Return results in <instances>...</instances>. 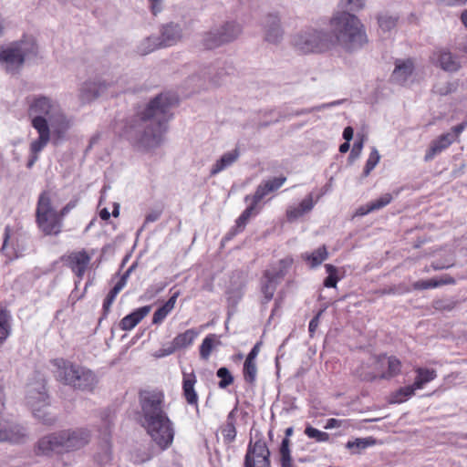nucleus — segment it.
Listing matches in <instances>:
<instances>
[{"mask_svg": "<svg viewBox=\"0 0 467 467\" xmlns=\"http://www.w3.org/2000/svg\"><path fill=\"white\" fill-rule=\"evenodd\" d=\"M176 102V98L170 94L156 96L127 123L123 135L144 148L159 146L171 118V109Z\"/></svg>", "mask_w": 467, "mask_h": 467, "instance_id": "f257e3e1", "label": "nucleus"}, {"mask_svg": "<svg viewBox=\"0 0 467 467\" xmlns=\"http://www.w3.org/2000/svg\"><path fill=\"white\" fill-rule=\"evenodd\" d=\"M140 423L161 450L168 449L174 439V427L164 408V394L160 390L140 392Z\"/></svg>", "mask_w": 467, "mask_h": 467, "instance_id": "f03ea898", "label": "nucleus"}, {"mask_svg": "<svg viewBox=\"0 0 467 467\" xmlns=\"http://www.w3.org/2000/svg\"><path fill=\"white\" fill-rule=\"evenodd\" d=\"M27 116L31 126L36 130L38 137L30 143V157L26 167L31 169L38 160V154L50 140V123L52 121V105L48 98L30 96L26 98Z\"/></svg>", "mask_w": 467, "mask_h": 467, "instance_id": "7ed1b4c3", "label": "nucleus"}, {"mask_svg": "<svg viewBox=\"0 0 467 467\" xmlns=\"http://www.w3.org/2000/svg\"><path fill=\"white\" fill-rule=\"evenodd\" d=\"M332 47L340 46L348 51L360 47L367 40L363 25L348 12H338L330 20Z\"/></svg>", "mask_w": 467, "mask_h": 467, "instance_id": "20e7f679", "label": "nucleus"}, {"mask_svg": "<svg viewBox=\"0 0 467 467\" xmlns=\"http://www.w3.org/2000/svg\"><path fill=\"white\" fill-rule=\"evenodd\" d=\"M37 46L31 37H25L0 47V66L11 75L17 74L26 60L36 57Z\"/></svg>", "mask_w": 467, "mask_h": 467, "instance_id": "39448f33", "label": "nucleus"}, {"mask_svg": "<svg viewBox=\"0 0 467 467\" xmlns=\"http://www.w3.org/2000/svg\"><path fill=\"white\" fill-rule=\"evenodd\" d=\"M292 45L304 54L317 53L331 49L332 40L328 33L308 27L293 36Z\"/></svg>", "mask_w": 467, "mask_h": 467, "instance_id": "423d86ee", "label": "nucleus"}, {"mask_svg": "<svg viewBox=\"0 0 467 467\" xmlns=\"http://www.w3.org/2000/svg\"><path fill=\"white\" fill-rule=\"evenodd\" d=\"M26 400L37 420L47 425L56 421L55 408H51L49 404L45 385L38 383L36 386H28Z\"/></svg>", "mask_w": 467, "mask_h": 467, "instance_id": "0eeeda50", "label": "nucleus"}, {"mask_svg": "<svg viewBox=\"0 0 467 467\" xmlns=\"http://www.w3.org/2000/svg\"><path fill=\"white\" fill-rule=\"evenodd\" d=\"M60 380L82 390H92L98 382L96 375L90 369L69 361H63L60 365Z\"/></svg>", "mask_w": 467, "mask_h": 467, "instance_id": "6e6552de", "label": "nucleus"}, {"mask_svg": "<svg viewBox=\"0 0 467 467\" xmlns=\"http://www.w3.org/2000/svg\"><path fill=\"white\" fill-rule=\"evenodd\" d=\"M36 223L46 234H58V213L51 205L50 193L43 192L37 202Z\"/></svg>", "mask_w": 467, "mask_h": 467, "instance_id": "1a4fd4ad", "label": "nucleus"}, {"mask_svg": "<svg viewBox=\"0 0 467 467\" xmlns=\"http://www.w3.org/2000/svg\"><path fill=\"white\" fill-rule=\"evenodd\" d=\"M119 85V81L116 83L107 82L106 80H88L82 84L79 89V99L82 104H88L100 96L107 94L108 92L111 95L118 94L124 90L122 86L114 88Z\"/></svg>", "mask_w": 467, "mask_h": 467, "instance_id": "9d476101", "label": "nucleus"}, {"mask_svg": "<svg viewBox=\"0 0 467 467\" xmlns=\"http://www.w3.org/2000/svg\"><path fill=\"white\" fill-rule=\"evenodd\" d=\"M244 467H271L270 451L263 439L250 441L244 456Z\"/></svg>", "mask_w": 467, "mask_h": 467, "instance_id": "9b49d317", "label": "nucleus"}, {"mask_svg": "<svg viewBox=\"0 0 467 467\" xmlns=\"http://www.w3.org/2000/svg\"><path fill=\"white\" fill-rule=\"evenodd\" d=\"M90 433L85 429L67 430L60 431V453L83 448L88 443Z\"/></svg>", "mask_w": 467, "mask_h": 467, "instance_id": "f8f14e48", "label": "nucleus"}, {"mask_svg": "<svg viewBox=\"0 0 467 467\" xmlns=\"http://www.w3.org/2000/svg\"><path fill=\"white\" fill-rule=\"evenodd\" d=\"M64 264L76 275L78 282L82 280L85 272L87 271L90 261L91 255L84 249L74 251L67 255L63 256Z\"/></svg>", "mask_w": 467, "mask_h": 467, "instance_id": "ddd939ff", "label": "nucleus"}, {"mask_svg": "<svg viewBox=\"0 0 467 467\" xmlns=\"http://www.w3.org/2000/svg\"><path fill=\"white\" fill-rule=\"evenodd\" d=\"M265 40L271 44H278L284 36L280 17L277 13L267 14L262 21Z\"/></svg>", "mask_w": 467, "mask_h": 467, "instance_id": "4468645a", "label": "nucleus"}, {"mask_svg": "<svg viewBox=\"0 0 467 467\" xmlns=\"http://www.w3.org/2000/svg\"><path fill=\"white\" fill-rule=\"evenodd\" d=\"M453 142V134L444 133L433 140L426 150L424 155V161L429 162L432 161L437 155L441 154L443 150L449 148Z\"/></svg>", "mask_w": 467, "mask_h": 467, "instance_id": "2eb2a0df", "label": "nucleus"}, {"mask_svg": "<svg viewBox=\"0 0 467 467\" xmlns=\"http://www.w3.org/2000/svg\"><path fill=\"white\" fill-rule=\"evenodd\" d=\"M433 59L441 69L447 72H456L461 68V62L456 55L446 49H439L433 53Z\"/></svg>", "mask_w": 467, "mask_h": 467, "instance_id": "dca6fc26", "label": "nucleus"}, {"mask_svg": "<svg viewBox=\"0 0 467 467\" xmlns=\"http://www.w3.org/2000/svg\"><path fill=\"white\" fill-rule=\"evenodd\" d=\"M159 38L163 47L174 46L182 40V29L179 24L172 22L166 24L161 29Z\"/></svg>", "mask_w": 467, "mask_h": 467, "instance_id": "f3484780", "label": "nucleus"}, {"mask_svg": "<svg viewBox=\"0 0 467 467\" xmlns=\"http://www.w3.org/2000/svg\"><path fill=\"white\" fill-rule=\"evenodd\" d=\"M103 435L105 436L104 443L101 448V452L96 455V460L100 464H106L111 460V449L109 441V436L110 433L111 425L113 424V417L110 414H107L103 419Z\"/></svg>", "mask_w": 467, "mask_h": 467, "instance_id": "a211bd4d", "label": "nucleus"}, {"mask_svg": "<svg viewBox=\"0 0 467 467\" xmlns=\"http://www.w3.org/2000/svg\"><path fill=\"white\" fill-rule=\"evenodd\" d=\"M196 382L194 372L182 373V395L189 405L195 406L198 410V395L194 389Z\"/></svg>", "mask_w": 467, "mask_h": 467, "instance_id": "6ab92c4d", "label": "nucleus"}, {"mask_svg": "<svg viewBox=\"0 0 467 467\" xmlns=\"http://www.w3.org/2000/svg\"><path fill=\"white\" fill-rule=\"evenodd\" d=\"M414 65L411 59H398L395 62V68L391 74V80L397 84H404L412 75Z\"/></svg>", "mask_w": 467, "mask_h": 467, "instance_id": "aec40b11", "label": "nucleus"}, {"mask_svg": "<svg viewBox=\"0 0 467 467\" xmlns=\"http://www.w3.org/2000/svg\"><path fill=\"white\" fill-rule=\"evenodd\" d=\"M215 27L221 36L223 45L236 40L243 31L241 25L235 21H226L219 26H215Z\"/></svg>", "mask_w": 467, "mask_h": 467, "instance_id": "412c9836", "label": "nucleus"}, {"mask_svg": "<svg viewBox=\"0 0 467 467\" xmlns=\"http://www.w3.org/2000/svg\"><path fill=\"white\" fill-rule=\"evenodd\" d=\"M372 361L375 365L387 364L388 368L386 372H382L380 379L392 378L400 372L401 363L395 357H387L386 355L375 356Z\"/></svg>", "mask_w": 467, "mask_h": 467, "instance_id": "4be33fe9", "label": "nucleus"}, {"mask_svg": "<svg viewBox=\"0 0 467 467\" xmlns=\"http://www.w3.org/2000/svg\"><path fill=\"white\" fill-rule=\"evenodd\" d=\"M150 306H144L127 315L119 322L120 329L123 331L131 330L150 313Z\"/></svg>", "mask_w": 467, "mask_h": 467, "instance_id": "5701e85b", "label": "nucleus"}, {"mask_svg": "<svg viewBox=\"0 0 467 467\" xmlns=\"http://www.w3.org/2000/svg\"><path fill=\"white\" fill-rule=\"evenodd\" d=\"M285 181L286 178L285 176H280L263 182L258 185L253 195V197H254V202H259L268 193L279 189Z\"/></svg>", "mask_w": 467, "mask_h": 467, "instance_id": "b1692460", "label": "nucleus"}, {"mask_svg": "<svg viewBox=\"0 0 467 467\" xmlns=\"http://www.w3.org/2000/svg\"><path fill=\"white\" fill-rule=\"evenodd\" d=\"M315 206L313 194L309 193L297 206H290L286 211L287 220L296 221L309 213Z\"/></svg>", "mask_w": 467, "mask_h": 467, "instance_id": "393cba45", "label": "nucleus"}, {"mask_svg": "<svg viewBox=\"0 0 467 467\" xmlns=\"http://www.w3.org/2000/svg\"><path fill=\"white\" fill-rule=\"evenodd\" d=\"M240 151L236 148L231 151L223 153L219 160L213 165L210 175L214 176L225 169L232 166L239 158Z\"/></svg>", "mask_w": 467, "mask_h": 467, "instance_id": "a878e982", "label": "nucleus"}, {"mask_svg": "<svg viewBox=\"0 0 467 467\" xmlns=\"http://www.w3.org/2000/svg\"><path fill=\"white\" fill-rule=\"evenodd\" d=\"M222 73L217 71V67L213 65H206L202 67L200 70V73L197 76L192 77L191 80H195V78L202 79V83L199 84V88H203L205 83H211L212 85H218L219 78Z\"/></svg>", "mask_w": 467, "mask_h": 467, "instance_id": "bb28decb", "label": "nucleus"}, {"mask_svg": "<svg viewBox=\"0 0 467 467\" xmlns=\"http://www.w3.org/2000/svg\"><path fill=\"white\" fill-rule=\"evenodd\" d=\"M201 45L204 49L212 50L223 46L221 36L215 26L202 35Z\"/></svg>", "mask_w": 467, "mask_h": 467, "instance_id": "cd10ccee", "label": "nucleus"}, {"mask_svg": "<svg viewBox=\"0 0 467 467\" xmlns=\"http://www.w3.org/2000/svg\"><path fill=\"white\" fill-rule=\"evenodd\" d=\"M373 358L374 357H371L368 363V367H372L371 370H368V371L365 370V367H364V365H362L356 371L357 375L362 380L371 381L378 377L380 378V375L382 374V372H386V370H384V368H385V367H387V364L375 365L372 361Z\"/></svg>", "mask_w": 467, "mask_h": 467, "instance_id": "c85d7f7f", "label": "nucleus"}, {"mask_svg": "<svg viewBox=\"0 0 467 467\" xmlns=\"http://www.w3.org/2000/svg\"><path fill=\"white\" fill-rule=\"evenodd\" d=\"M180 292H175L169 300L161 307H159L153 314L152 323L155 325L162 323L166 317L172 311L175 306Z\"/></svg>", "mask_w": 467, "mask_h": 467, "instance_id": "c756f323", "label": "nucleus"}, {"mask_svg": "<svg viewBox=\"0 0 467 467\" xmlns=\"http://www.w3.org/2000/svg\"><path fill=\"white\" fill-rule=\"evenodd\" d=\"M58 448V437L56 434L44 436L37 443V454L50 456Z\"/></svg>", "mask_w": 467, "mask_h": 467, "instance_id": "7c9ffc66", "label": "nucleus"}, {"mask_svg": "<svg viewBox=\"0 0 467 467\" xmlns=\"http://www.w3.org/2000/svg\"><path fill=\"white\" fill-rule=\"evenodd\" d=\"M415 373L416 378L414 380V387L419 388L420 389H423L427 383L437 378V371L433 368L419 367L415 368Z\"/></svg>", "mask_w": 467, "mask_h": 467, "instance_id": "2f4dec72", "label": "nucleus"}, {"mask_svg": "<svg viewBox=\"0 0 467 467\" xmlns=\"http://www.w3.org/2000/svg\"><path fill=\"white\" fill-rule=\"evenodd\" d=\"M161 47H163L159 36H150L140 41L137 47V52L141 56H146Z\"/></svg>", "mask_w": 467, "mask_h": 467, "instance_id": "473e14b6", "label": "nucleus"}, {"mask_svg": "<svg viewBox=\"0 0 467 467\" xmlns=\"http://www.w3.org/2000/svg\"><path fill=\"white\" fill-rule=\"evenodd\" d=\"M328 256L327 247L325 245L318 247L311 254L305 253L302 254V258L309 262L311 267H317L321 265Z\"/></svg>", "mask_w": 467, "mask_h": 467, "instance_id": "72a5a7b5", "label": "nucleus"}, {"mask_svg": "<svg viewBox=\"0 0 467 467\" xmlns=\"http://www.w3.org/2000/svg\"><path fill=\"white\" fill-rule=\"evenodd\" d=\"M376 440L372 437L357 438L354 441H348L346 443V448L351 451L353 454H358L368 447L373 446Z\"/></svg>", "mask_w": 467, "mask_h": 467, "instance_id": "f704fd0d", "label": "nucleus"}, {"mask_svg": "<svg viewBox=\"0 0 467 467\" xmlns=\"http://www.w3.org/2000/svg\"><path fill=\"white\" fill-rule=\"evenodd\" d=\"M198 333L194 329H188L183 333L177 335L173 338L175 348H184L192 345Z\"/></svg>", "mask_w": 467, "mask_h": 467, "instance_id": "c9c22d12", "label": "nucleus"}, {"mask_svg": "<svg viewBox=\"0 0 467 467\" xmlns=\"http://www.w3.org/2000/svg\"><path fill=\"white\" fill-rule=\"evenodd\" d=\"M10 313L5 308H0V343H3L10 335Z\"/></svg>", "mask_w": 467, "mask_h": 467, "instance_id": "e433bc0d", "label": "nucleus"}, {"mask_svg": "<svg viewBox=\"0 0 467 467\" xmlns=\"http://www.w3.org/2000/svg\"><path fill=\"white\" fill-rule=\"evenodd\" d=\"M221 342L217 340L215 334L208 335L202 342L200 346V357L201 358L207 360L212 353V350L215 344L219 345Z\"/></svg>", "mask_w": 467, "mask_h": 467, "instance_id": "4c0bfd02", "label": "nucleus"}, {"mask_svg": "<svg viewBox=\"0 0 467 467\" xmlns=\"http://www.w3.org/2000/svg\"><path fill=\"white\" fill-rule=\"evenodd\" d=\"M280 464L281 467H295L292 462L291 450H290V440L287 438H284L280 448Z\"/></svg>", "mask_w": 467, "mask_h": 467, "instance_id": "58836bf2", "label": "nucleus"}, {"mask_svg": "<svg viewBox=\"0 0 467 467\" xmlns=\"http://www.w3.org/2000/svg\"><path fill=\"white\" fill-rule=\"evenodd\" d=\"M291 262L286 260H281L279 262V269L278 270H266L264 274L265 278L270 279L273 277V282L278 284L280 280L285 276L286 269L289 267Z\"/></svg>", "mask_w": 467, "mask_h": 467, "instance_id": "ea45409f", "label": "nucleus"}, {"mask_svg": "<svg viewBox=\"0 0 467 467\" xmlns=\"http://www.w3.org/2000/svg\"><path fill=\"white\" fill-rule=\"evenodd\" d=\"M291 262L286 260H281L279 262V269L278 270H266L264 274L265 278L270 279L273 277V282L278 284L280 280L285 276L286 269L289 267Z\"/></svg>", "mask_w": 467, "mask_h": 467, "instance_id": "a19ab883", "label": "nucleus"}, {"mask_svg": "<svg viewBox=\"0 0 467 467\" xmlns=\"http://www.w3.org/2000/svg\"><path fill=\"white\" fill-rule=\"evenodd\" d=\"M258 202H254V197H252V203L242 213V214L236 220L235 231L241 232L246 225L250 217L254 213V211Z\"/></svg>", "mask_w": 467, "mask_h": 467, "instance_id": "79ce46f5", "label": "nucleus"}, {"mask_svg": "<svg viewBox=\"0 0 467 467\" xmlns=\"http://www.w3.org/2000/svg\"><path fill=\"white\" fill-rule=\"evenodd\" d=\"M244 379L253 385L256 380L257 367L255 361L245 359L243 368Z\"/></svg>", "mask_w": 467, "mask_h": 467, "instance_id": "37998d69", "label": "nucleus"}, {"mask_svg": "<svg viewBox=\"0 0 467 467\" xmlns=\"http://www.w3.org/2000/svg\"><path fill=\"white\" fill-rule=\"evenodd\" d=\"M277 284L273 282V277L265 278L262 281L261 291L264 295V303L267 304L270 302L274 296Z\"/></svg>", "mask_w": 467, "mask_h": 467, "instance_id": "c03bdc74", "label": "nucleus"}, {"mask_svg": "<svg viewBox=\"0 0 467 467\" xmlns=\"http://www.w3.org/2000/svg\"><path fill=\"white\" fill-rule=\"evenodd\" d=\"M135 265H130L128 270L121 275L119 280L117 282V284L113 286V288L109 291L108 294L109 296H111L112 298H116L118 294L123 289V287L126 285L128 278L131 272L134 270Z\"/></svg>", "mask_w": 467, "mask_h": 467, "instance_id": "a18cd8bd", "label": "nucleus"}, {"mask_svg": "<svg viewBox=\"0 0 467 467\" xmlns=\"http://www.w3.org/2000/svg\"><path fill=\"white\" fill-rule=\"evenodd\" d=\"M135 265H130L128 270L121 275L119 280L117 282V284L113 286V288L109 291L108 294L109 296H111L112 298H116L118 294L123 289V287L126 285L128 278L131 272L134 270Z\"/></svg>", "mask_w": 467, "mask_h": 467, "instance_id": "49530a36", "label": "nucleus"}, {"mask_svg": "<svg viewBox=\"0 0 467 467\" xmlns=\"http://www.w3.org/2000/svg\"><path fill=\"white\" fill-rule=\"evenodd\" d=\"M223 436L226 442L231 443L235 440L236 429L233 421V411L229 413L227 417V422L225 427L223 429Z\"/></svg>", "mask_w": 467, "mask_h": 467, "instance_id": "de8ad7c7", "label": "nucleus"}, {"mask_svg": "<svg viewBox=\"0 0 467 467\" xmlns=\"http://www.w3.org/2000/svg\"><path fill=\"white\" fill-rule=\"evenodd\" d=\"M305 434L310 438L314 439L317 442H327L329 441V434L325 431H321L311 425H307L305 429Z\"/></svg>", "mask_w": 467, "mask_h": 467, "instance_id": "09e8293b", "label": "nucleus"}, {"mask_svg": "<svg viewBox=\"0 0 467 467\" xmlns=\"http://www.w3.org/2000/svg\"><path fill=\"white\" fill-rule=\"evenodd\" d=\"M379 26L384 32H388L395 28L398 17L394 16L382 15L378 18Z\"/></svg>", "mask_w": 467, "mask_h": 467, "instance_id": "8fccbe9b", "label": "nucleus"}, {"mask_svg": "<svg viewBox=\"0 0 467 467\" xmlns=\"http://www.w3.org/2000/svg\"><path fill=\"white\" fill-rule=\"evenodd\" d=\"M216 376L221 379V380L218 383V387L220 389H225L229 385L233 384L234 382V377L229 371V369L225 367L220 368L217 372Z\"/></svg>", "mask_w": 467, "mask_h": 467, "instance_id": "3c124183", "label": "nucleus"}, {"mask_svg": "<svg viewBox=\"0 0 467 467\" xmlns=\"http://www.w3.org/2000/svg\"><path fill=\"white\" fill-rule=\"evenodd\" d=\"M380 159L379 153L376 148H373L368 159L366 161V165L363 170V176L367 177L369 175L371 171L377 166Z\"/></svg>", "mask_w": 467, "mask_h": 467, "instance_id": "603ef678", "label": "nucleus"}, {"mask_svg": "<svg viewBox=\"0 0 467 467\" xmlns=\"http://www.w3.org/2000/svg\"><path fill=\"white\" fill-rule=\"evenodd\" d=\"M327 276L324 280V285L326 287H336L339 278L337 277V269L330 264L325 265Z\"/></svg>", "mask_w": 467, "mask_h": 467, "instance_id": "864d4df0", "label": "nucleus"}, {"mask_svg": "<svg viewBox=\"0 0 467 467\" xmlns=\"http://www.w3.org/2000/svg\"><path fill=\"white\" fill-rule=\"evenodd\" d=\"M392 195L390 193H385L381 195L379 199L374 200L369 202L370 210L377 211L385 206H387L392 201Z\"/></svg>", "mask_w": 467, "mask_h": 467, "instance_id": "5fc2aeb1", "label": "nucleus"}, {"mask_svg": "<svg viewBox=\"0 0 467 467\" xmlns=\"http://www.w3.org/2000/svg\"><path fill=\"white\" fill-rule=\"evenodd\" d=\"M456 84L451 82H444V83H439L436 84L433 88V90L435 93L441 95V96H446L454 90H456Z\"/></svg>", "mask_w": 467, "mask_h": 467, "instance_id": "6e6d98bb", "label": "nucleus"}, {"mask_svg": "<svg viewBox=\"0 0 467 467\" xmlns=\"http://www.w3.org/2000/svg\"><path fill=\"white\" fill-rule=\"evenodd\" d=\"M340 102H341L340 100H337V101H333V102H330V103L321 104V105H318V106H316V107H313V108L303 109L301 110L296 111L295 113V115L299 116V115L309 114V113H312L314 111H320V110H323V109H325L327 108H331L333 106L339 105Z\"/></svg>", "mask_w": 467, "mask_h": 467, "instance_id": "4d7b16f0", "label": "nucleus"}, {"mask_svg": "<svg viewBox=\"0 0 467 467\" xmlns=\"http://www.w3.org/2000/svg\"><path fill=\"white\" fill-rule=\"evenodd\" d=\"M439 286V283L435 279L429 280H419L412 284V287L414 290H424L430 288H435Z\"/></svg>", "mask_w": 467, "mask_h": 467, "instance_id": "13d9d810", "label": "nucleus"}, {"mask_svg": "<svg viewBox=\"0 0 467 467\" xmlns=\"http://www.w3.org/2000/svg\"><path fill=\"white\" fill-rule=\"evenodd\" d=\"M341 4L349 11H358L365 6V0H341Z\"/></svg>", "mask_w": 467, "mask_h": 467, "instance_id": "bf43d9fd", "label": "nucleus"}, {"mask_svg": "<svg viewBox=\"0 0 467 467\" xmlns=\"http://www.w3.org/2000/svg\"><path fill=\"white\" fill-rule=\"evenodd\" d=\"M456 303L451 300H439L434 303V307L439 310L451 311L454 308Z\"/></svg>", "mask_w": 467, "mask_h": 467, "instance_id": "052dcab7", "label": "nucleus"}, {"mask_svg": "<svg viewBox=\"0 0 467 467\" xmlns=\"http://www.w3.org/2000/svg\"><path fill=\"white\" fill-rule=\"evenodd\" d=\"M322 315V311H319L309 322L308 326V331L310 334V337H313L314 333L316 332L318 325H319V318Z\"/></svg>", "mask_w": 467, "mask_h": 467, "instance_id": "680f3d73", "label": "nucleus"}, {"mask_svg": "<svg viewBox=\"0 0 467 467\" xmlns=\"http://www.w3.org/2000/svg\"><path fill=\"white\" fill-rule=\"evenodd\" d=\"M150 7L153 15L159 14L163 7V0H150Z\"/></svg>", "mask_w": 467, "mask_h": 467, "instance_id": "e2e57ef3", "label": "nucleus"}, {"mask_svg": "<svg viewBox=\"0 0 467 467\" xmlns=\"http://www.w3.org/2000/svg\"><path fill=\"white\" fill-rule=\"evenodd\" d=\"M416 389H420L419 388H415L414 387V383L412 385H410V386H406L404 388H401L400 390H399V395H403L404 398H410L411 397L413 394H414V391Z\"/></svg>", "mask_w": 467, "mask_h": 467, "instance_id": "0e129e2a", "label": "nucleus"}, {"mask_svg": "<svg viewBox=\"0 0 467 467\" xmlns=\"http://www.w3.org/2000/svg\"><path fill=\"white\" fill-rule=\"evenodd\" d=\"M344 421L345 420H337V419H334V418L328 419L326 422L325 429L329 430V429H334V428H339L343 425Z\"/></svg>", "mask_w": 467, "mask_h": 467, "instance_id": "69168bd1", "label": "nucleus"}, {"mask_svg": "<svg viewBox=\"0 0 467 467\" xmlns=\"http://www.w3.org/2000/svg\"><path fill=\"white\" fill-rule=\"evenodd\" d=\"M114 298H112L111 296H107L104 302H103V306H102V309H103V316L102 317H107V315L109 314V312L110 311V307L114 302Z\"/></svg>", "mask_w": 467, "mask_h": 467, "instance_id": "338daca9", "label": "nucleus"}, {"mask_svg": "<svg viewBox=\"0 0 467 467\" xmlns=\"http://www.w3.org/2000/svg\"><path fill=\"white\" fill-rule=\"evenodd\" d=\"M363 148V140L361 139L359 141H356L353 145L352 150H351V157L358 158Z\"/></svg>", "mask_w": 467, "mask_h": 467, "instance_id": "774afa93", "label": "nucleus"}]
</instances>
